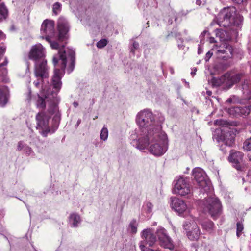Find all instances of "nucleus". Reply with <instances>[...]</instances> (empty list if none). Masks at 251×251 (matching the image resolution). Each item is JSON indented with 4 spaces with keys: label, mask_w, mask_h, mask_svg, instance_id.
Listing matches in <instances>:
<instances>
[{
    "label": "nucleus",
    "mask_w": 251,
    "mask_h": 251,
    "mask_svg": "<svg viewBox=\"0 0 251 251\" xmlns=\"http://www.w3.org/2000/svg\"><path fill=\"white\" fill-rule=\"evenodd\" d=\"M136 120L139 129L136 132V138L133 139L131 143L133 146L141 151L148 144L149 140H152V135L158 136L157 132L160 131L161 127L159 125L154 124V117L149 110L139 112Z\"/></svg>",
    "instance_id": "obj_1"
},
{
    "label": "nucleus",
    "mask_w": 251,
    "mask_h": 251,
    "mask_svg": "<svg viewBox=\"0 0 251 251\" xmlns=\"http://www.w3.org/2000/svg\"><path fill=\"white\" fill-rule=\"evenodd\" d=\"M217 19L218 24L224 27L239 26L243 21L242 16L237 13L236 8L233 6L223 8L218 14Z\"/></svg>",
    "instance_id": "obj_2"
},
{
    "label": "nucleus",
    "mask_w": 251,
    "mask_h": 251,
    "mask_svg": "<svg viewBox=\"0 0 251 251\" xmlns=\"http://www.w3.org/2000/svg\"><path fill=\"white\" fill-rule=\"evenodd\" d=\"M158 136L152 135V140H149L148 144L145 146V149L148 145L149 151L155 156H161L167 151L168 149V140L167 135L161 131L157 132Z\"/></svg>",
    "instance_id": "obj_3"
},
{
    "label": "nucleus",
    "mask_w": 251,
    "mask_h": 251,
    "mask_svg": "<svg viewBox=\"0 0 251 251\" xmlns=\"http://www.w3.org/2000/svg\"><path fill=\"white\" fill-rule=\"evenodd\" d=\"M67 60H69L70 61L68 69V73H70L73 71L75 67V51L73 50L68 49L66 51L64 50L63 47L60 48L57 56H54L53 58V63L55 66L59 61H60V67L62 70H64Z\"/></svg>",
    "instance_id": "obj_4"
},
{
    "label": "nucleus",
    "mask_w": 251,
    "mask_h": 251,
    "mask_svg": "<svg viewBox=\"0 0 251 251\" xmlns=\"http://www.w3.org/2000/svg\"><path fill=\"white\" fill-rule=\"evenodd\" d=\"M61 76L60 75V70L59 69L54 70V75L52 78V85L55 90V92L52 93L51 100H50L48 108V112L52 115L56 112L57 110V93L61 87L62 82L61 81Z\"/></svg>",
    "instance_id": "obj_5"
},
{
    "label": "nucleus",
    "mask_w": 251,
    "mask_h": 251,
    "mask_svg": "<svg viewBox=\"0 0 251 251\" xmlns=\"http://www.w3.org/2000/svg\"><path fill=\"white\" fill-rule=\"evenodd\" d=\"M203 210L205 212H208L213 219H217L222 211L219 200L215 197L205 199L203 201Z\"/></svg>",
    "instance_id": "obj_6"
},
{
    "label": "nucleus",
    "mask_w": 251,
    "mask_h": 251,
    "mask_svg": "<svg viewBox=\"0 0 251 251\" xmlns=\"http://www.w3.org/2000/svg\"><path fill=\"white\" fill-rule=\"evenodd\" d=\"M37 121L36 128L39 129L40 134L44 137H47L48 133H54L57 128V126L53 127V129L51 131L49 125V117L47 116L44 112H39L36 116Z\"/></svg>",
    "instance_id": "obj_7"
},
{
    "label": "nucleus",
    "mask_w": 251,
    "mask_h": 251,
    "mask_svg": "<svg viewBox=\"0 0 251 251\" xmlns=\"http://www.w3.org/2000/svg\"><path fill=\"white\" fill-rule=\"evenodd\" d=\"M183 227L186 232L187 236L190 240L197 241L199 239L201 231L194 221H185L183 223Z\"/></svg>",
    "instance_id": "obj_8"
},
{
    "label": "nucleus",
    "mask_w": 251,
    "mask_h": 251,
    "mask_svg": "<svg viewBox=\"0 0 251 251\" xmlns=\"http://www.w3.org/2000/svg\"><path fill=\"white\" fill-rule=\"evenodd\" d=\"M191 188L187 178L180 177L176 181L174 192L180 196H186L191 193Z\"/></svg>",
    "instance_id": "obj_9"
},
{
    "label": "nucleus",
    "mask_w": 251,
    "mask_h": 251,
    "mask_svg": "<svg viewBox=\"0 0 251 251\" xmlns=\"http://www.w3.org/2000/svg\"><path fill=\"white\" fill-rule=\"evenodd\" d=\"M54 23L53 21L45 20L41 25V33L42 39H45L46 41H50V38H52L55 36Z\"/></svg>",
    "instance_id": "obj_10"
},
{
    "label": "nucleus",
    "mask_w": 251,
    "mask_h": 251,
    "mask_svg": "<svg viewBox=\"0 0 251 251\" xmlns=\"http://www.w3.org/2000/svg\"><path fill=\"white\" fill-rule=\"evenodd\" d=\"M156 234L158 237L161 246L170 250L174 249V246L172 240L168 236L166 233V231L164 228L162 227L159 228L157 230Z\"/></svg>",
    "instance_id": "obj_11"
},
{
    "label": "nucleus",
    "mask_w": 251,
    "mask_h": 251,
    "mask_svg": "<svg viewBox=\"0 0 251 251\" xmlns=\"http://www.w3.org/2000/svg\"><path fill=\"white\" fill-rule=\"evenodd\" d=\"M34 73L36 77L44 79L49 76L48 68L45 59L35 62Z\"/></svg>",
    "instance_id": "obj_12"
},
{
    "label": "nucleus",
    "mask_w": 251,
    "mask_h": 251,
    "mask_svg": "<svg viewBox=\"0 0 251 251\" xmlns=\"http://www.w3.org/2000/svg\"><path fill=\"white\" fill-rule=\"evenodd\" d=\"M58 31V39L59 41H63L68 38V32L70 29L68 22L63 17H60L57 22Z\"/></svg>",
    "instance_id": "obj_13"
},
{
    "label": "nucleus",
    "mask_w": 251,
    "mask_h": 251,
    "mask_svg": "<svg viewBox=\"0 0 251 251\" xmlns=\"http://www.w3.org/2000/svg\"><path fill=\"white\" fill-rule=\"evenodd\" d=\"M45 57V50L41 44H37L33 46L29 53V59L35 62L44 59Z\"/></svg>",
    "instance_id": "obj_14"
},
{
    "label": "nucleus",
    "mask_w": 251,
    "mask_h": 251,
    "mask_svg": "<svg viewBox=\"0 0 251 251\" xmlns=\"http://www.w3.org/2000/svg\"><path fill=\"white\" fill-rule=\"evenodd\" d=\"M244 154L240 151H235L231 153L228 157L230 162L232 163L233 166L238 171H243L244 167L242 163Z\"/></svg>",
    "instance_id": "obj_15"
},
{
    "label": "nucleus",
    "mask_w": 251,
    "mask_h": 251,
    "mask_svg": "<svg viewBox=\"0 0 251 251\" xmlns=\"http://www.w3.org/2000/svg\"><path fill=\"white\" fill-rule=\"evenodd\" d=\"M171 208L179 215L188 211V206L183 200L176 197H172L171 198Z\"/></svg>",
    "instance_id": "obj_16"
},
{
    "label": "nucleus",
    "mask_w": 251,
    "mask_h": 251,
    "mask_svg": "<svg viewBox=\"0 0 251 251\" xmlns=\"http://www.w3.org/2000/svg\"><path fill=\"white\" fill-rule=\"evenodd\" d=\"M193 176L199 185L205 188L207 185L206 180V175L204 171L200 168H196L193 170Z\"/></svg>",
    "instance_id": "obj_17"
},
{
    "label": "nucleus",
    "mask_w": 251,
    "mask_h": 251,
    "mask_svg": "<svg viewBox=\"0 0 251 251\" xmlns=\"http://www.w3.org/2000/svg\"><path fill=\"white\" fill-rule=\"evenodd\" d=\"M233 48L232 47L226 43H224L220 46L219 49L217 50V54H225L222 58L224 59L230 58L233 55Z\"/></svg>",
    "instance_id": "obj_18"
},
{
    "label": "nucleus",
    "mask_w": 251,
    "mask_h": 251,
    "mask_svg": "<svg viewBox=\"0 0 251 251\" xmlns=\"http://www.w3.org/2000/svg\"><path fill=\"white\" fill-rule=\"evenodd\" d=\"M54 92H50L48 91L47 94L42 96L40 94H37V100L36 102V105L37 108L45 109L46 106V102H49L51 100L52 93Z\"/></svg>",
    "instance_id": "obj_19"
},
{
    "label": "nucleus",
    "mask_w": 251,
    "mask_h": 251,
    "mask_svg": "<svg viewBox=\"0 0 251 251\" xmlns=\"http://www.w3.org/2000/svg\"><path fill=\"white\" fill-rule=\"evenodd\" d=\"M142 237L144 239V244L152 247L156 242V237L154 235L152 230L149 228L143 231Z\"/></svg>",
    "instance_id": "obj_20"
},
{
    "label": "nucleus",
    "mask_w": 251,
    "mask_h": 251,
    "mask_svg": "<svg viewBox=\"0 0 251 251\" xmlns=\"http://www.w3.org/2000/svg\"><path fill=\"white\" fill-rule=\"evenodd\" d=\"M243 74H237L235 75L226 74L224 76L226 80V83L228 85V88H229L234 84L239 82L243 77Z\"/></svg>",
    "instance_id": "obj_21"
},
{
    "label": "nucleus",
    "mask_w": 251,
    "mask_h": 251,
    "mask_svg": "<svg viewBox=\"0 0 251 251\" xmlns=\"http://www.w3.org/2000/svg\"><path fill=\"white\" fill-rule=\"evenodd\" d=\"M235 135L231 131L227 132L222 135V140L226 146L231 147L234 143Z\"/></svg>",
    "instance_id": "obj_22"
},
{
    "label": "nucleus",
    "mask_w": 251,
    "mask_h": 251,
    "mask_svg": "<svg viewBox=\"0 0 251 251\" xmlns=\"http://www.w3.org/2000/svg\"><path fill=\"white\" fill-rule=\"evenodd\" d=\"M8 93L6 87L0 89V107H4L8 102Z\"/></svg>",
    "instance_id": "obj_23"
},
{
    "label": "nucleus",
    "mask_w": 251,
    "mask_h": 251,
    "mask_svg": "<svg viewBox=\"0 0 251 251\" xmlns=\"http://www.w3.org/2000/svg\"><path fill=\"white\" fill-rule=\"evenodd\" d=\"M81 222L80 216L77 213H72L69 216V222L72 225V226L77 227L78 224Z\"/></svg>",
    "instance_id": "obj_24"
},
{
    "label": "nucleus",
    "mask_w": 251,
    "mask_h": 251,
    "mask_svg": "<svg viewBox=\"0 0 251 251\" xmlns=\"http://www.w3.org/2000/svg\"><path fill=\"white\" fill-rule=\"evenodd\" d=\"M234 111L241 115L246 116L250 114L251 111V106L236 107L234 108Z\"/></svg>",
    "instance_id": "obj_25"
},
{
    "label": "nucleus",
    "mask_w": 251,
    "mask_h": 251,
    "mask_svg": "<svg viewBox=\"0 0 251 251\" xmlns=\"http://www.w3.org/2000/svg\"><path fill=\"white\" fill-rule=\"evenodd\" d=\"M201 225L204 230L209 233L212 232L214 226V223L212 221L207 220L203 222Z\"/></svg>",
    "instance_id": "obj_26"
},
{
    "label": "nucleus",
    "mask_w": 251,
    "mask_h": 251,
    "mask_svg": "<svg viewBox=\"0 0 251 251\" xmlns=\"http://www.w3.org/2000/svg\"><path fill=\"white\" fill-rule=\"evenodd\" d=\"M8 15V10L3 3L0 4V22L5 19Z\"/></svg>",
    "instance_id": "obj_27"
},
{
    "label": "nucleus",
    "mask_w": 251,
    "mask_h": 251,
    "mask_svg": "<svg viewBox=\"0 0 251 251\" xmlns=\"http://www.w3.org/2000/svg\"><path fill=\"white\" fill-rule=\"evenodd\" d=\"M8 63V59L7 57H5L3 62L0 63V75H5L7 73V70L5 67Z\"/></svg>",
    "instance_id": "obj_28"
},
{
    "label": "nucleus",
    "mask_w": 251,
    "mask_h": 251,
    "mask_svg": "<svg viewBox=\"0 0 251 251\" xmlns=\"http://www.w3.org/2000/svg\"><path fill=\"white\" fill-rule=\"evenodd\" d=\"M155 123L154 125H159L161 126V124L164 122L165 118L163 115L160 113H158L155 115ZM162 127V126H161Z\"/></svg>",
    "instance_id": "obj_29"
},
{
    "label": "nucleus",
    "mask_w": 251,
    "mask_h": 251,
    "mask_svg": "<svg viewBox=\"0 0 251 251\" xmlns=\"http://www.w3.org/2000/svg\"><path fill=\"white\" fill-rule=\"evenodd\" d=\"M108 131L106 127H103L101 130L100 133V139L103 141H106L108 138Z\"/></svg>",
    "instance_id": "obj_30"
},
{
    "label": "nucleus",
    "mask_w": 251,
    "mask_h": 251,
    "mask_svg": "<svg viewBox=\"0 0 251 251\" xmlns=\"http://www.w3.org/2000/svg\"><path fill=\"white\" fill-rule=\"evenodd\" d=\"M129 227L131 230V232L135 234L137 232V224L136 220L134 219L131 221L129 224Z\"/></svg>",
    "instance_id": "obj_31"
},
{
    "label": "nucleus",
    "mask_w": 251,
    "mask_h": 251,
    "mask_svg": "<svg viewBox=\"0 0 251 251\" xmlns=\"http://www.w3.org/2000/svg\"><path fill=\"white\" fill-rule=\"evenodd\" d=\"M139 247L141 251H160L158 249H151L145 247V245L144 244L142 241L140 242Z\"/></svg>",
    "instance_id": "obj_32"
},
{
    "label": "nucleus",
    "mask_w": 251,
    "mask_h": 251,
    "mask_svg": "<svg viewBox=\"0 0 251 251\" xmlns=\"http://www.w3.org/2000/svg\"><path fill=\"white\" fill-rule=\"evenodd\" d=\"M243 148L247 151L251 150V138H249L244 142Z\"/></svg>",
    "instance_id": "obj_33"
},
{
    "label": "nucleus",
    "mask_w": 251,
    "mask_h": 251,
    "mask_svg": "<svg viewBox=\"0 0 251 251\" xmlns=\"http://www.w3.org/2000/svg\"><path fill=\"white\" fill-rule=\"evenodd\" d=\"M236 226V235L238 237H240V236L241 235L242 231L244 229L243 225L240 222H238L237 223Z\"/></svg>",
    "instance_id": "obj_34"
},
{
    "label": "nucleus",
    "mask_w": 251,
    "mask_h": 251,
    "mask_svg": "<svg viewBox=\"0 0 251 251\" xmlns=\"http://www.w3.org/2000/svg\"><path fill=\"white\" fill-rule=\"evenodd\" d=\"M139 48V44L136 41H133L132 46L130 47V52L135 54V51L138 50Z\"/></svg>",
    "instance_id": "obj_35"
},
{
    "label": "nucleus",
    "mask_w": 251,
    "mask_h": 251,
    "mask_svg": "<svg viewBox=\"0 0 251 251\" xmlns=\"http://www.w3.org/2000/svg\"><path fill=\"white\" fill-rule=\"evenodd\" d=\"M107 43L106 39H101L97 43V47L99 49H101L104 47L107 44Z\"/></svg>",
    "instance_id": "obj_36"
},
{
    "label": "nucleus",
    "mask_w": 251,
    "mask_h": 251,
    "mask_svg": "<svg viewBox=\"0 0 251 251\" xmlns=\"http://www.w3.org/2000/svg\"><path fill=\"white\" fill-rule=\"evenodd\" d=\"M61 4L59 2H56L53 5V12L57 15L59 11H60Z\"/></svg>",
    "instance_id": "obj_37"
},
{
    "label": "nucleus",
    "mask_w": 251,
    "mask_h": 251,
    "mask_svg": "<svg viewBox=\"0 0 251 251\" xmlns=\"http://www.w3.org/2000/svg\"><path fill=\"white\" fill-rule=\"evenodd\" d=\"M51 38H50V41H47L50 43L51 48L54 49H58L59 46L58 43L56 41H51Z\"/></svg>",
    "instance_id": "obj_38"
},
{
    "label": "nucleus",
    "mask_w": 251,
    "mask_h": 251,
    "mask_svg": "<svg viewBox=\"0 0 251 251\" xmlns=\"http://www.w3.org/2000/svg\"><path fill=\"white\" fill-rule=\"evenodd\" d=\"M215 124L219 126H224L227 125V122L223 120H217L215 122Z\"/></svg>",
    "instance_id": "obj_39"
},
{
    "label": "nucleus",
    "mask_w": 251,
    "mask_h": 251,
    "mask_svg": "<svg viewBox=\"0 0 251 251\" xmlns=\"http://www.w3.org/2000/svg\"><path fill=\"white\" fill-rule=\"evenodd\" d=\"M24 151L25 153L28 155H30L33 152L32 149L27 145H26V146L25 147V150H24Z\"/></svg>",
    "instance_id": "obj_40"
},
{
    "label": "nucleus",
    "mask_w": 251,
    "mask_h": 251,
    "mask_svg": "<svg viewBox=\"0 0 251 251\" xmlns=\"http://www.w3.org/2000/svg\"><path fill=\"white\" fill-rule=\"evenodd\" d=\"M26 145L24 144L22 141H20L18 143V145L17 146V150L18 151H21L25 150V147L26 146Z\"/></svg>",
    "instance_id": "obj_41"
},
{
    "label": "nucleus",
    "mask_w": 251,
    "mask_h": 251,
    "mask_svg": "<svg viewBox=\"0 0 251 251\" xmlns=\"http://www.w3.org/2000/svg\"><path fill=\"white\" fill-rule=\"evenodd\" d=\"M6 47L5 45L0 46V56L3 55L6 51Z\"/></svg>",
    "instance_id": "obj_42"
},
{
    "label": "nucleus",
    "mask_w": 251,
    "mask_h": 251,
    "mask_svg": "<svg viewBox=\"0 0 251 251\" xmlns=\"http://www.w3.org/2000/svg\"><path fill=\"white\" fill-rule=\"evenodd\" d=\"M213 53L211 52L210 51H208L206 54L205 57V61L207 62L209 61V59L212 56Z\"/></svg>",
    "instance_id": "obj_43"
},
{
    "label": "nucleus",
    "mask_w": 251,
    "mask_h": 251,
    "mask_svg": "<svg viewBox=\"0 0 251 251\" xmlns=\"http://www.w3.org/2000/svg\"><path fill=\"white\" fill-rule=\"evenodd\" d=\"M206 3L205 0H196V3L199 6L203 5Z\"/></svg>",
    "instance_id": "obj_44"
},
{
    "label": "nucleus",
    "mask_w": 251,
    "mask_h": 251,
    "mask_svg": "<svg viewBox=\"0 0 251 251\" xmlns=\"http://www.w3.org/2000/svg\"><path fill=\"white\" fill-rule=\"evenodd\" d=\"M39 79H38L37 81H35L34 82V84L36 87H39L40 84V81L42 80V78H40V77H39Z\"/></svg>",
    "instance_id": "obj_45"
},
{
    "label": "nucleus",
    "mask_w": 251,
    "mask_h": 251,
    "mask_svg": "<svg viewBox=\"0 0 251 251\" xmlns=\"http://www.w3.org/2000/svg\"><path fill=\"white\" fill-rule=\"evenodd\" d=\"M5 38V34L1 30H0V41L2 40H4Z\"/></svg>",
    "instance_id": "obj_46"
},
{
    "label": "nucleus",
    "mask_w": 251,
    "mask_h": 251,
    "mask_svg": "<svg viewBox=\"0 0 251 251\" xmlns=\"http://www.w3.org/2000/svg\"><path fill=\"white\" fill-rule=\"evenodd\" d=\"M232 0L236 3L241 4V3H242L246 0Z\"/></svg>",
    "instance_id": "obj_47"
},
{
    "label": "nucleus",
    "mask_w": 251,
    "mask_h": 251,
    "mask_svg": "<svg viewBox=\"0 0 251 251\" xmlns=\"http://www.w3.org/2000/svg\"><path fill=\"white\" fill-rule=\"evenodd\" d=\"M203 52L202 48L201 46H199L198 49V53L201 54Z\"/></svg>",
    "instance_id": "obj_48"
},
{
    "label": "nucleus",
    "mask_w": 251,
    "mask_h": 251,
    "mask_svg": "<svg viewBox=\"0 0 251 251\" xmlns=\"http://www.w3.org/2000/svg\"><path fill=\"white\" fill-rule=\"evenodd\" d=\"M147 206L148 208H149V210H151L152 208V206H153L152 204L151 203H148L147 204Z\"/></svg>",
    "instance_id": "obj_49"
},
{
    "label": "nucleus",
    "mask_w": 251,
    "mask_h": 251,
    "mask_svg": "<svg viewBox=\"0 0 251 251\" xmlns=\"http://www.w3.org/2000/svg\"><path fill=\"white\" fill-rule=\"evenodd\" d=\"M31 90H30L29 94L28 95V96H27V100L29 101H30L31 100Z\"/></svg>",
    "instance_id": "obj_50"
},
{
    "label": "nucleus",
    "mask_w": 251,
    "mask_h": 251,
    "mask_svg": "<svg viewBox=\"0 0 251 251\" xmlns=\"http://www.w3.org/2000/svg\"><path fill=\"white\" fill-rule=\"evenodd\" d=\"M209 40H210V43H215V42H216V40H215V38L214 37H210Z\"/></svg>",
    "instance_id": "obj_51"
},
{
    "label": "nucleus",
    "mask_w": 251,
    "mask_h": 251,
    "mask_svg": "<svg viewBox=\"0 0 251 251\" xmlns=\"http://www.w3.org/2000/svg\"><path fill=\"white\" fill-rule=\"evenodd\" d=\"M73 105L75 107H77L78 105V103L76 101H75L73 102Z\"/></svg>",
    "instance_id": "obj_52"
},
{
    "label": "nucleus",
    "mask_w": 251,
    "mask_h": 251,
    "mask_svg": "<svg viewBox=\"0 0 251 251\" xmlns=\"http://www.w3.org/2000/svg\"><path fill=\"white\" fill-rule=\"evenodd\" d=\"M196 71H197V69H196V68H195L194 71L191 72V75H192L193 76H194V75L195 74V73H196Z\"/></svg>",
    "instance_id": "obj_53"
},
{
    "label": "nucleus",
    "mask_w": 251,
    "mask_h": 251,
    "mask_svg": "<svg viewBox=\"0 0 251 251\" xmlns=\"http://www.w3.org/2000/svg\"><path fill=\"white\" fill-rule=\"evenodd\" d=\"M249 160L251 162V152L248 155Z\"/></svg>",
    "instance_id": "obj_54"
},
{
    "label": "nucleus",
    "mask_w": 251,
    "mask_h": 251,
    "mask_svg": "<svg viewBox=\"0 0 251 251\" xmlns=\"http://www.w3.org/2000/svg\"><path fill=\"white\" fill-rule=\"evenodd\" d=\"M220 82H219L218 81H217V82H216L214 84V85H217V86L220 85Z\"/></svg>",
    "instance_id": "obj_55"
},
{
    "label": "nucleus",
    "mask_w": 251,
    "mask_h": 251,
    "mask_svg": "<svg viewBox=\"0 0 251 251\" xmlns=\"http://www.w3.org/2000/svg\"><path fill=\"white\" fill-rule=\"evenodd\" d=\"M81 122V120H78L77 122V125L78 126Z\"/></svg>",
    "instance_id": "obj_56"
},
{
    "label": "nucleus",
    "mask_w": 251,
    "mask_h": 251,
    "mask_svg": "<svg viewBox=\"0 0 251 251\" xmlns=\"http://www.w3.org/2000/svg\"><path fill=\"white\" fill-rule=\"evenodd\" d=\"M211 92H208V94L209 95H211Z\"/></svg>",
    "instance_id": "obj_57"
},
{
    "label": "nucleus",
    "mask_w": 251,
    "mask_h": 251,
    "mask_svg": "<svg viewBox=\"0 0 251 251\" xmlns=\"http://www.w3.org/2000/svg\"><path fill=\"white\" fill-rule=\"evenodd\" d=\"M187 12H186L185 13H184V14L183 13V14H182V15H186L187 14Z\"/></svg>",
    "instance_id": "obj_58"
},
{
    "label": "nucleus",
    "mask_w": 251,
    "mask_h": 251,
    "mask_svg": "<svg viewBox=\"0 0 251 251\" xmlns=\"http://www.w3.org/2000/svg\"><path fill=\"white\" fill-rule=\"evenodd\" d=\"M213 81H216V79H215V78H214L213 79Z\"/></svg>",
    "instance_id": "obj_59"
},
{
    "label": "nucleus",
    "mask_w": 251,
    "mask_h": 251,
    "mask_svg": "<svg viewBox=\"0 0 251 251\" xmlns=\"http://www.w3.org/2000/svg\"><path fill=\"white\" fill-rule=\"evenodd\" d=\"M169 22H170L171 24L172 23V21H169Z\"/></svg>",
    "instance_id": "obj_60"
},
{
    "label": "nucleus",
    "mask_w": 251,
    "mask_h": 251,
    "mask_svg": "<svg viewBox=\"0 0 251 251\" xmlns=\"http://www.w3.org/2000/svg\"><path fill=\"white\" fill-rule=\"evenodd\" d=\"M175 21L176 20V17H175Z\"/></svg>",
    "instance_id": "obj_61"
},
{
    "label": "nucleus",
    "mask_w": 251,
    "mask_h": 251,
    "mask_svg": "<svg viewBox=\"0 0 251 251\" xmlns=\"http://www.w3.org/2000/svg\"><path fill=\"white\" fill-rule=\"evenodd\" d=\"M1 1V0H0V1Z\"/></svg>",
    "instance_id": "obj_62"
}]
</instances>
